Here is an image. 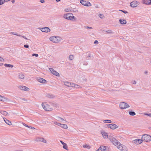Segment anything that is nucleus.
Returning a JSON list of instances; mask_svg holds the SVG:
<instances>
[{"instance_id": "1", "label": "nucleus", "mask_w": 151, "mask_h": 151, "mask_svg": "<svg viewBox=\"0 0 151 151\" xmlns=\"http://www.w3.org/2000/svg\"><path fill=\"white\" fill-rule=\"evenodd\" d=\"M109 139L113 144L116 146H117V148L120 150L122 151H127V148L125 146L121 144L116 139L113 137L109 136Z\"/></svg>"}, {"instance_id": "2", "label": "nucleus", "mask_w": 151, "mask_h": 151, "mask_svg": "<svg viewBox=\"0 0 151 151\" xmlns=\"http://www.w3.org/2000/svg\"><path fill=\"white\" fill-rule=\"evenodd\" d=\"M42 106L44 110L46 111H51L53 109L51 106L45 102L42 103Z\"/></svg>"}, {"instance_id": "3", "label": "nucleus", "mask_w": 151, "mask_h": 151, "mask_svg": "<svg viewBox=\"0 0 151 151\" xmlns=\"http://www.w3.org/2000/svg\"><path fill=\"white\" fill-rule=\"evenodd\" d=\"M63 17L68 20H73L74 19L76 20V18L74 16H73L72 13H67L64 14Z\"/></svg>"}, {"instance_id": "4", "label": "nucleus", "mask_w": 151, "mask_h": 151, "mask_svg": "<svg viewBox=\"0 0 151 151\" xmlns=\"http://www.w3.org/2000/svg\"><path fill=\"white\" fill-rule=\"evenodd\" d=\"M50 40L54 43H58L60 41V37L58 36H52L50 37Z\"/></svg>"}, {"instance_id": "5", "label": "nucleus", "mask_w": 151, "mask_h": 151, "mask_svg": "<svg viewBox=\"0 0 151 151\" xmlns=\"http://www.w3.org/2000/svg\"><path fill=\"white\" fill-rule=\"evenodd\" d=\"M141 138L143 141L146 142H148L151 140V136L147 134L143 135Z\"/></svg>"}, {"instance_id": "6", "label": "nucleus", "mask_w": 151, "mask_h": 151, "mask_svg": "<svg viewBox=\"0 0 151 151\" xmlns=\"http://www.w3.org/2000/svg\"><path fill=\"white\" fill-rule=\"evenodd\" d=\"M129 107V106L124 102H121L119 104V107L121 109H125Z\"/></svg>"}, {"instance_id": "7", "label": "nucleus", "mask_w": 151, "mask_h": 151, "mask_svg": "<svg viewBox=\"0 0 151 151\" xmlns=\"http://www.w3.org/2000/svg\"><path fill=\"white\" fill-rule=\"evenodd\" d=\"M80 3L83 5L87 6H91V4L89 2L87 1L81 0L80 1Z\"/></svg>"}, {"instance_id": "8", "label": "nucleus", "mask_w": 151, "mask_h": 151, "mask_svg": "<svg viewBox=\"0 0 151 151\" xmlns=\"http://www.w3.org/2000/svg\"><path fill=\"white\" fill-rule=\"evenodd\" d=\"M140 4L139 2L137 1H134L130 3V6L132 7H135Z\"/></svg>"}, {"instance_id": "9", "label": "nucleus", "mask_w": 151, "mask_h": 151, "mask_svg": "<svg viewBox=\"0 0 151 151\" xmlns=\"http://www.w3.org/2000/svg\"><path fill=\"white\" fill-rule=\"evenodd\" d=\"M63 83L65 86L68 87H73V86H75L74 84L73 83H70L67 81L63 82Z\"/></svg>"}, {"instance_id": "10", "label": "nucleus", "mask_w": 151, "mask_h": 151, "mask_svg": "<svg viewBox=\"0 0 151 151\" xmlns=\"http://www.w3.org/2000/svg\"><path fill=\"white\" fill-rule=\"evenodd\" d=\"M108 127L112 129H115L118 128V127L114 124H108Z\"/></svg>"}, {"instance_id": "11", "label": "nucleus", "mask_w": 151, "mask_h": 151, "mask_svg": "<svg viewBox=\"0 0 151 151\" xmlns=\"http://www.w3.org/2000/svg\"><path fill=\"white\" fill-rule=\"evenodd\" d=\"M49 70L50 71H51V73L53 75L57 76H59V73L57 72V71H56L55 70H54L53 68H50Z\"/></svg>"}, {"instance_id": "12", "label": "nucleus", "mask_w": 151, "mask_h": 151, "mask_svg": "<svg viewBox=\"0 0 151 151\" xmlns=\"http://www.w3.org/2000/svg\"><path fill=\"white\" fill-rule=\"evenodd\" d=\"M143 141L142 138L141 139H137L134 140V143L138 145L142 143Z\"/></svg>"}, {"instance_id": "13", "label": "nucleus", "mask_w": 151, "mask_h": 151, "mask_svg": "<svg viewBox=\"0 0 151 151\" xmlns=\"http://www.w3.org/2000/svg\"><path fill=\"white\" fill-rule=\"evenodd\" d=\"M41 30L43 32H49L50 30L48 27H45L40 28Z\"/></svg>"}, {"instance_id": "14", "label": "nucleus", "mask_w": 151, "mask_h": 151, "mask_svg": "<svg viewBox=\"0 0 151 151\" xmlns=\"http://www.w3.org/2000/svg\"><path fill=\"white\" fill-rule=\"evenodd\" d=\"M19 88L22 90L27 91L29 90V88L26 86H19Z\"/></svg>"}, {"instance_id": "15", "label": "nucleus", "mask_w": 151, "mask_h": 151, "mask_svg": "<svg viewBox=\"0 0 151 151\" xmlns=\"http://www.w3.org/2000/svg\"><path fill=\"white\" fill-rule=\"evenodd\" d=\"M142 4L147 5H151V0H143L142 1Z\"/></svg>"}, {"instance_id": "16", "label": "nucleus", "mask_w": 151, "mask_h": 151, "mask_svg": "<svg viewBox=\"0 0 151 151\" xmlns=\"http://www.w3.org/2000/svg\"><path fill=\"white\" fill-rule=\"evenodd\" d=\"M0 101L4 102H7L9 101V100L7 98L1 96Z\"/></svg>"}, {"instance_id": "17", "label": "nucleus", "mask_w": 151, "mask_h": 151, "mask_svg": "<svg viewBox=\"0 0 151 151\" xmlns=\"http://www.w3.org/2000/svg\"><path fill=\"white\" fill-rule=\"evenodd\" d=\"M101 133L104 139H106L108 138V136L107 135V133L105 132L104 131H103L101 132Z\"/></svg>"}, {"instance_id": "18", "label": "nucleus", "mask_w": 151, "mask_h": 151, "mask_svg": "<svg viewBox=\"0 0 151 151\" xmlns=\"http://www.w3.org/2000/svg\"><path fill=\"white\" fill-rule=\"evenodd\" d=\"M106 149V147L103 146H101L96 151H104Z\"/></svg>"}, {"instance_id": "19", "label": "nucleus", "mask_w": 151, "mask_h": 151, "mask_svg": "<svg viewBox=\"0 0 151 151\" xmlns=\"http://www.w3.org/2000/svg\"><path fill=\"white\" fill-rule=\"evenodd\" d=\"M37 80L38 81L42 83H45L46 82V81L45 79L41 78H38Z\"/></svg>"}, {"instance_id": "20", "label": "nucleus", "mask_w": 151, "mask_h": 151, "mask_svg": "<svg viewBox=\"0 0 151 151\" xmlns=\"http://www.w3.org/2000/svg\"><path fill=\"white\" fill-rule=\"evenodd\" d=\"M120 23L121 24H125L126 23V21L123 19H121L119 20Z\"/></svg>"}, {"instance_id": "21", "label": "nucleus", "mask_w": 151, "mask_h": 151, "mask_svg": "<svg viewBox=\"0 0 151 151\" xmlns=\"http://www.w3.org/2000/svg\"><path fill=\"white\" fill-rule=\"evenodd\" d=\"M56 119L58 121H60V122H63V121H65L66 122L65 120L63 119L62 118H61L59 116H57L56 117Z\"/></svg>"}, {"instance_id": "22", "label": "nucleus", "mask_w": 151, "mask_h": 151, "mask_svg": "<svg viewBox=\"0 0 151 151\" xmlns=\"http://www.w3.org/2000/svg\"><path fill=\"white\" fill-rule=\"evenodd\" d=\"M19 78L20 79H24V76L23 74L22 73H19Z\"/></svg>"}, {"instance_id": "23", "label": "nucleus", "mask_w": 151, "mask_h": 151, "mask_svg": "<svg viewBox=\"0 0 151 151\" xmlns=\"http://www.w3.org/2000/svg\"><path fill=\"white\" fill-rule=\"evenodd\" d=\"M60 142L63 145V148L66 150H67V146L66 144L63 141H60Z\"/></svg>"}, {"instance_id": "24", "label": "nucleus", "mask_w": 151, "mask_h": 151, "mask_svg": "<svg viewBox=\"0 0 151 151\" xmlns=\"http://www.w3.org/2000/svg\"><path fill=\"white\" fill-rule=\"evenodd\" d=\"M60 127L61 128L65 129H66L68 128V126L67 125L64 124H61V125L60 126Z\"/></svg>"}, {"instance_id": "25", "label": "nucleus", "mask_w": 151, "mask_h": 151, "mask_svg": "<svg viewBox=\"0 0 151 151\" xmlns=\"http://www.w3.org/2000/svg\"><path fill=\"white\" fill-rule=\"evenodd\" d=\"M4 121L5 122V123L8 124V125H11L12 123L9 120H7L6 119H4Z\"/></svg>"}, {"instance_id": "26", "label": "nucleus", "mask_w": 151, "mask_h": 151, "mask_svg": "<svg viewBox=\"0 0 151 151\" xmlns=\"http://www.w3.org/2000/svg\"><path fill=\"white\" fill-rule=\"evenodd\" d=\"M83 148L87 149H89L91 148V147L89 145L87 144H85V145H83Z\"/></svg>"}, {"instance_id": "27", "label": "nucleus", "mask_w": 151, "mask_h": 151, "mask_svg": "<svg viewBox=\"0 0 151 151\" xmlns=\"http://www.w3.org/2000/svg\"><path fill=\"white\" fill-rule=\"evenodd\" d=\"M4 66L7 67H11L12 68L13 67V65L11 64H5L4 65Z\"/></svg>"}, {"instance_id": "28", "label": "nucleus", "mask_w": 151, "mask_h": 151, "mask_svg": "<svg viewBox=\"0 0 151 151\" xmlns=\"http://www.w3.org/2000/svg\"><path fill=\"white\" fill-rule=\"evenodd\" d=\"M0 112L2 114L5 115H7V114L8 113L6 111H0Z\"/></svg>"}, {"instance_id": "29", "label": "nucleus", "mask_w": 151, "mask_h": 151, "mask_svg": "<svg viewBox=\"0 0 151 151\" xmlns=\"http://www.w3.org/2000/svg\"><path fill=\"white\" fill-rule=\"evenodd\" d=\"M129 115L131 116H134L136 114L135 112L134 111H129Z\"/></svg>"}, {"instance_id": "30", "label": "nucleus", "mask_w": 151, "mask_h": 151, "mask_svg": "<svg viewBox=\"0 0 151 151\" xmlns=\"http://www.w3.org/2000/svg\"><path fill=\"white\" fill-rule=\"evenodd\" d=\"M74 57L73 55H70L69 56V59L70 60H73Z\"/></svg>"}, {"instance_id": "31", "label": "nucleus", "mask_w": 151, "mask_h": 151, "mask_svg": "<svg viewBox=\"0 0 151 151\" xmlns=\"http://www.w3.org/2000/svg\"><path fill=\"white\" fill-rule=\"evenodd\" d=\"M104 122L105 123H111V121L110 120H104Z\"/></svg>"}, {"instance_id": "32", "label": "nucleus", "mask_w": 151, "mask_h": 151, "mask_svg": "<svg viewBox=\"0 0 151 151\" xmlns=\"http://www.w3.org/2000/svg\"><path fill=\"white\" fill-rule=\"evenodd\" d=\"M10 34H11L13 35H17V36H18L19 37H20V35H18V34H17V33H16V32H11L10 33Z\"/></svg>"}, {"instance_id": "33", "label": "nucleus", "mask_w": 151, "mask_h": 151, "mask_svg": "<svg viewBox=\"0 0 151 151\" xmlns=\"http://www.w3.org/2000/svg\"><path fill=\"white\" fill-rule=\"evenodd\" d=\"M41 142H43L45 143H46L47 142L46 140H45L44 138L42 137H41Z\"/></svg>"}, {"instance_id": "34", "label": "nucleus", "mask_w": 151, "mask_h": 151, "mask_svg": "<svg viewBox=\"0 0 151 151\" xmlns=\"http://www.w3.org/2000/svg\"><path fill=\"white\" fill-rule=\"evenodd\" d=\"M99 16L100 18L101 19L103 18L104 17V15L102 14H99Z\"/></svg>"}, {"instance_id": "35", "label": "nucleus", "mask_w": 151, "mask_h": 151, "mask_svg": "<svg viewBox=\"0 0 151 151\" xmlns=\"http://www.w3.org/2000/svg\"><path fill=\"white\" fill-rule=\"evenodd\" d=\"M41 137H37L36 138L35 141L37 142L40 141L41 142Z\"/></svg>"}, {"instance_id": "36", "label": "nucleus", "mask_w": 151, "mask_h": 151, "mask_svg": "<svg viewBox=\"0 0 151 151\" xmlns=\"http://www.w3.org/2000/svg\"><path fill=\"white\" fill-rule=\"evenodd\" d=\"M54 123L55 124L57 125L58 126H60L61 125V123H58L57 122H54Z\"/></svg>"}, {"instance_id": "37", "label": "nucleus", "mask_w": 151, "mask_h": 151, "mask_svg": "<svg viewBox=\"0 0 151 151\" xmlns=\"http://www.w3.org/2000/svg\"><path fill=\"white\" fill-rule=\"evenodd\" d=\"M74 85H75V86H73V87H75L76 88H81L80 86L77 84H74Z\"/></svg>"}, {"instance_id": "38", "label": "nucleus", "mask_w": 151, "mask_h": 151, "mask_svg": "<svg viewBox=\"0 0 151 151\" xmlns=\"http://www.w3.org/2000/svg\"><path fill=\"white\" fill-rule=\"evenodd\" d=\"M144 115L147 116H149L151 117V114H147L145 113Z\"/></svg>"}, {"instance_id": "39", "label": "nucleus", "mask_w": 151, "mask_h": 151, "mask_svg": "<svg viewBox=\"0 0 151 151\" xmlns=\"http://www.w3.org/2000/svg\"><path fill=\"white\" fill-rule=\"evenodd\" d=\"M5 2V1H0V5L3 4Z\"/></svg>"}, {"instance_id": "40", "label": "nucleus", "mask_w": 151, "mask_h": 151, "mask_svg": "<svg viewBox=\"0 0 151 151\" xmlns=\"http://www.w3.org/2000/svg\"><path fill=\"white\" fill-rule=\"evenodd\" d=\"M4 61V59L0 56V61L3 62Z\"/></svg>"}, {"instance_id": "41", "label": "nucleus", "mask_w": 151, "mask_h": 151, "mask_svg": "<svg viewBox=\"0 0 151 151\" xmlns=\"http://www.w3.org/2000/svg\"><path fill=\"white\" fill-rule=\"evenodd\" d=\"M20 37H23L24 39H25L26 40H27L28 39L26 38V37L24 36H23L22 35H20Z\"/></svg>"}, {"instance_id": "42", "label": "nucleus", "mask_w": 151, "mask_h": 151, "mask_svg": "<svg viewBox=\"0 0 151 151\" xmlns=\"http://www.w3.org/2000/svg\"><path fill=\"white\" fill-rule=\"evenodd\" d=\"M32 55L33 56H35L36 57H38V55L37 54H35V53H34V54H32Z\"/></svg>"}, {"instance_id": "43", "label": "nucleus", "mask_w": 151, "mask_h": 151, "mask_svg": "<svg viewBox=\"0 0 151 151\" xmlns=\"http://www.w3.org/2000/svg\"><path fill=\"white\" fill-rule=\"evenodd\" d=\"M119 11L122 12L124 14H126V13H127V11H123V10H120Z\"/></svg>"}, {"instance_id": "44", "label": "nucleus", "mask_w": 151, "mask_h": 151, "mask_svg": "<svg viewBox=\"0 0 151 151\" xmlns=\"http://www.w3.org/2000/svg\"><path fill=\"white\" fill-rule=\"evenodd\" d=\"M48 97L50 98H53V96L52 95H48Z\"/></svg>"}, {"instance_id": "45", "label": "nucleus", "mask_w": 151, "mask_h": 151, "mask_svg": "<svg viewBox=\"0 0 151 151\" xmlns=\"http://www.w3.org/2000/svg\"><path fill=\"white\" fill-rule=\"evenodd\" d=\"M24 47L26 48H28L29 47V45H24Z\"/></svg>"}, {"instance_id": "46", "label": "nucleus", "mask_w": 151, "mask_h": 151, "mask_svg": "<svg viewBox=\"0 0 151 151\" xmlns=\"http://www.w3.org/2000/svg\"><path fill=\"white\" fill-rule=\"evenodd\" d=\"M106 32L109 33H111L112 32L111 30H108L106 31Z\"/></svg>"}, {"instance_id": "47", "label": "nucleus", "mask_w": 151, "mask_h": 151, "mask_svg": "<svg viewBox=\"0 0 151 151\" xmlns=\"http://www.w3.org/2000/svg\"><path fill=\"white\" fill-rule=\"evenodd\" d=\"M94 43L95 44H98V41L97 40H96L94 42Z\"/></svg>"}, {"instance_id": "48", "label": "nucleus", "mask_w": 151, "mask_h": 151, "mask_svg": "<svg viewBox=\"0 0 151 151\" xmlns=\"http://www.w3.org/2000/svg\"><path fill=\"white\" fill-rule=\"evenodd\" d=\"M132 83L133 84H135L136 83V82L135 81H132Z\"/></svg>"}, {"instance_id": "49", "label": "nucleus", "mask_w": 151, "mask_h": 151, "mask_svg": "<svg viewBox=\"0 0 151 151\" xmlns=\"http://www.w3.org/2000/svg\"><path fill=\"white\" fill-rule=\"evenodd\" d=\"M28 127L32 129H35L34 127H32L28 126Z\"/></svg>"}, {"instance_id": "50", "label": "nucleus", "mask_w": 151, "mask_h": 151, "mask_svg": "<svg viewBox=\"0 0 151 151\" xmlns=\"http://www.w3.org/2000/svg\"><path fill=\"white\" fill-rule=\"evenodd\" d=\"M23 124L24 126H25V127H28V126H29L28 125H26V124H25V123H23Z\"/></svg>"}, {"instance_id": "51", "label": "nucleus", "mask_w": 151, "mask_h": 151, "mask_svg": "<svg viewBox=\"0 0 151 151\" xmlns=\"http://www.w3.org/2000/svg\"><path fill=\"white\" fill-rule=\"evenodd\" d=\"M86 29H92V28L91 27H90L88 26L86 27Z\"/></svg>"}, {"instance_id": "52", "label": "nucleus", "mask_w": 151, "mask_h": 151, "mask_svg": "<svg viewBox=\"0 0 151 151\" xmlns=\"http://www.w3.org/2000/svg\"><path fill=\"white\" fill-rule=\"evenodd\" d=\"M40 2L42 3H43L45 2L44 0H41Z\"/></svg>"}, {"instance_id": "53", "label": "nucleus", "mask_w": 151, "mask_h": 151, "mask_svg": "<svg viewBox=\"0 0 151 151\" xmlns=\"http://www.w3.org/2000/svg\"><path fill=\"white\" fill-rule=\"evenodd\" d=\"M22 100L24 101H27V99H24V98H23L22 99Z\"/></svg>"}, {"instance_id": "54", "label": "nucleus", "mask_w": 151, "mask_h": 151, "mask_svg": "<svg viewBox=\"0 0 151 151\" xmlns=\"http://www.w3.org/2000/svg\"><path fill=\"white\" fill-rule=\"evenodd\" d=\"M148 73V72L147 71H146L144 72V73L146 74H147Z\"/></svg>"}, {"instance_id": "55", "label": "nucleus", "mask_w": 151, "mask_h": 151, "mask_svg": "<svg viewBox=\"0 0 151 151\" xmlns=\"http://www.w3.org/2000/svg\"><path fill=\"white\" fill-rule=\"evenodd\" d=\"M14 2H15V1L14 0H13L12 1V3H14Z\"/></svg>"}, {"instance_id": "56", "label": "nucleus", "mask_w": 151, "mask_h": 151, "mask_svg": "<svg viewBox=\"0 0 151 151\" xmlns=\"http://www.w3.org/2000/svg\"><path fill=\"white\" fill-rule=\"evenodd\" d=\"M3 65V63H0V66H2Z\"/></svg>"}, {"instance_id": "57", "label": "nucleus", "mask_w": 151, "mask_h": 151, "mask_svg": "<svg viewBox=\"0 0 151 151\" xmlns=\"http://www.w3.org/2000/svg\"><path fill=\"white\" fill-rule=\"evenodd\" d=\"M60 0H56V1H57V2H58V1H60Z\"/></svg>"}, {"instance_id": "58", "label": "nucleus", "mask_w": 151, "mask_h": 151, "mask_svg": "<svg viewBox=\"0 0 151 151\" xmlns=\"http://www.w3.org/2000/svg\"><path fill=\"white\" fill-rule=\"evenodd\" d=\"M91 57V56L90 55H88V57Z\"/></svg>"}, {"instance_id": "59", "label": "nucleus", "mask_w": 151, "mask_h": 151, "mask_svg": "<svg viewBox=\"0 0 151 151\" xmlns=\"http://www.w3.org/2000/svg\"><path fill=\"white\" fill-rule=\"evenodd\" d=\"M3 1V0H0V1Z\"/></svg>"}, {"instance_id": "60", "label": "nucleus", "mask_w": 151, "mask_h": 151, "mask_svg": "<svg viewBox=\"0 0 151 151\" xmlns=\"http://www.w3.org/2000/svg\"><path fill=\"white\" fill-rule=\"evenodd\" d=\"M65 10L66 12H67V11L66 10Z\"/></svg>"}]
</instances>
